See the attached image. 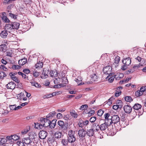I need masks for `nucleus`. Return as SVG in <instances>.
<instances>
[{"label":"nucleus","mask_w":146,"mask_h":146,"mask_svg":"<svg viewBox=\"0 0 146 146\" xmlns=\"http://www.w3.org/2000/svg\"><path fill=\"white\" fill-rule=\"evenodd\" d=\"M75 132L72 130L68 132V142L72 143L75 141L76 138L74 136Z\"/></svg>","instance_id":"obj_1"},{"label":"nucleus","mask_w":146,"mask_h":146,"mask_svg":"<svg viewBox=\"0 0 146 146\" xmlns=\"http://www.w3.org/2000/svg\"><path fill=\"white\" fill-rule=\"evenodd\" d=\"M46 117L40 118V122L42 123L43 127H46L49 126L50 125V121Z\"/></svg>","instance_id":"obj_2"},{"label":"nucleus","mask_w":146,"mask_h":146,"mask_svg":"<svg viewBox=\"0 0 146 146\" xmlns=\"http://www.w3.org/2000/svg\"><path fill=\"white\" fill-rule=\"evenodd\" d=\"M112 68L109 66H107L104 67L103 69V71L104 74H106L110 75L111 76L114 75L113 73H111Z\"/></svg>","instance_id":"obj_3"},{"label":"nucleus","mask_w":146,"mask_h":146,"mask_svg":"<svg viewBox=\"0 0 146 146\" xmlns=\"http://www.w3.org/2000/svg\"><path fill=\"white\" fill-rule=\"evenodd\" d=\"M33 139L30 137L25 138L23 139V142L27 146H31L33 143Z\"/></svg>","instance_id":"obj_4"},{"label":"nucleus","mask_w":146,"mask_h":146,"mask_svg":"<svg viewBox=\"0 0 146 146\" xmlns=\"http://www.w3.org/2000/svg\"><path fill=\"white\" fill-rule=\"evenodd\" d=\"M62 77L60 78L59 77L56 78H54V82H68V81L66 77H65L64 74L62 75Z\"/></svg>","instance_id":"obj_5"},{"label":"nucleus","mask_w":146,"mask_h":146,"mask_svg":"<svg viewBox=\"0 0 146 146\" xmlns=\"http://www.w3.org/2000/svg\"><path fill=\"white\" fill-rule=\"evenodd\" d=\"M111 124L112 123H116L120 121V118L117 115H114L112 117L111 116V119L109 120Z\"/></svg>","instance_id":"obj_6"},{"label":"nucleus","mask_w":146,"mask_h":146,"mask_svg":"<svg viewBox=\"0 0 146 146\" xmlns=\"http://www.w3.org/2000/svg\"><path fill=\"white\" fill-rule=\"evenodd\" d=\"M142 66V65L140 64H135L134 65L133 67V70H129L127 72V74H129L130 73H132L135 70H139L140 68V67Z\"/></svg>","instance_id":"obj_7"},{"label":"nucleus","mask_w":146,"mask_h":146,"mask_svg":"<svg viewBox=\"0 0 146 146\" xmlns=\"http://www.w3.org/2000/svg\"><path fill=\"white\" fill-rule=\"evenodd\" d=\"M57 124L60 127L62 130H66L67 129V125H66L64 122L61 120L58 121Z\"/></svg>","instance_id":"obj_8"},{"label":"nucleus","mask_w":146,"mask_h":146,"mask_svg":"<svg viewBox=\"0 0 146 146\" xmlns=\"http://www.w3.org/2000/svg\"><path fill=\"white\" fill-rule=\"evenodd\" d=\"M47 135V133L45 131L42 130L39 133V137L40 139H45Z\"/></svg>","instance_id":"obj_9"},{"label":"nucleus","mask_w":146,"mask_h":146,"mask_svg":"<svg viewBox=\"0 0 146 146\" xmlns=\"http://www.w3.org/2000/svg\"><path fill=\"white\" fill-rule=\"evenodd\" d=\"M86 132L83 129H80L78 131V134L80 137L83 138L85 137Z\"/></svg>","instance_id":"obj_10"},{"label":"nucleus","mask_w":146,"mask_h":146,"mask_svg":"<svg viewBox=\"0 0 146 146\" xmlns=\"http://www.w3.org/2000/svg\"><path fill=\"white\" fill-rule=\"evenodd\" d=\"M110 123H108L106 122L101 124L100 125V131H102L105 130L108 128V126H110Z\"/></svg>","instance_id":"obj_11"},{"label":"nucleus","mask_w":146,"mask_h":146,"mask_svg":"<svg viewBox=\"0 0 146 146\" xmlns=\"http://www.w3.org/2000/svg\"><path fill=\"white\" fill-rule=\"evenodd\" d=\"M123 109L125 113H131L132 108L130 106L128 105H125L124 106Z\"/></svg>","instance_id":"obj_12"},{"label":"nucleus","mask_w":146,"mask_h":146,"mask_svg":"<svg viewBox=\"0 0 146 146\" xmlns=\"http://www.w3.org/2000/svg\"><path fill=\"white\" fill-rule=\"evenodd\" d=\"M89 123V121L88 120H86L83 121L82 120H80L79 121L78 124L80 127H82L84 126L87 125Z\"/></svg>","instance_id":"obj_13"},{"label":"nucleus","mask_w":146,"mask_h":146,"mask_svg":"<svg viewBox=\"0 0 146 146\" xmlns=\"http://www.w3.org/2000/svg\"><path fill=\"white\" fill-rule=\"evenodd\" d=\"M122 62L123 64L128 66L131 63V60L129 57L126 58L123 60Z\"/></svg>","instance_id":"obj_14"},{"label":"nucleus","mask_w":146,"mask_h":146,"mask_svg":"<svg viewBox=\"0 0 146 146\" xmlns=\"http://www.w3.org/2000/svg\"><path fill=\"white\" fill-rule=\"evenodd\" d=\"M12 27H13L11 23H10L6 24L5 25V30L10 33L11 31L13 29Z\"/></svg>","instance_id":"obj_15"},{"label":"nucleus","mask_w":146,"mask_h":146,"mask_svg":"<svg viewBox=\"0 0 146 146\" xmlns=\"http://www.w3.org/2000/svg\"><path fill=\"white\" fill-rule=\"evenodd\" d=\"M16 84L15 83H9L6 85V87L8 89H13L16 87Z\"/></svg>","instance_id":"obj_16"},{"label":"nucleus","mask_w":146,"mask_h":146,"mask_svg":"<svg viewBox=\"0 0 146 146\" xmlns=\"http://www.w3.org/2000/svg\"><path fill=\"white\" fill-rule=\"evenodd\" d=\"M94 127H95V129H94V132H98V135H99L100 133V125H96V123H94L93 124Z\"/></svg>","instance_id":"obj_17"},{"label":"nucleus","mask_w":146,"mask_h":146,"mask_svg":"<svg viewBox=\"0 0 146 146\" xmlns=\"http://www.w3.org/2000/svg\"><path fill=\"white\" fill-rule=\"evenodd\" d=\"M6 13L3 12L1 14V18L2 19L5 23H9V22L10 21L7 17L4 15V14H5Z\"/></svg>","instance_id":"obj_18"},{"label":"nucleus","mask_w":146,"mask_h":146,"mask_svg":"<svg viewBox=\"0 0 146 146\" xmlns=\"http://www.w3.org/2000/svg\"><path fill=\"white\" fill-rule=\"evenodd\" d=\"M11 25L12 26V28L13 29H17L19 28L20 25L17 22H14L11 23Z\"/></svg>","instance_id":"obj_19"},{"label":"nucleus","mask_w":146,"mask_h":146,"mask_svg":"<svg viewBox=\"0 0 146 146\" xmlns=\"http://www.w3.org/2000/svg\"><path fill=\"white\" fill-rule=\"evenodd\" d=\"M66 83H62L56 85H55L52 86L54 88H59L61 87L65 86H66Z\"/></svg>","instance_id":"obj_20"},{"label":"nucleus","mask_w":146,"mask_h":146,"mask_svg":"<svg viewBox=\"0 0 146 146\" xmlns=\"http://www.w3.org/2000/svg\"><path fill=\"white\" fill-rule=\"evenodd\" d=\"M8 35L7 31L6 30L1 31L0 33V36L3 38H5Z\"/></svg>","instance_id":"obj_21"},{"label":"nucleus","mask_w":146,"mask_h":146,"mask_svg":"<svg viewBox=\"0 0 146 146\" xmlns=\"http://www.w3.org/2000/svg\"><path fill=\"white\" fill-rule=\"evenodd\" d=\"M15 74H16L15 73H14L13 74L12 72H11L9 74V75L12 80L15 82H17L18 81V78L17 77L15 76Z\"/></svg>","instance_id":"obj_22"},{"label":"nucleus","mask_w":146,"mask_h":146,"mask_svg":"<svg viewBox=\"0 0 146 146\" xmlns=\"http://www.w3.org/2000/svg\"><path fill=\"white\" fill-rule=\"evenodd\" d=\"M27 62V58H24L18 61V63L19 65L23 66Z\"/></svg>","instance_id":"obj_23"},{"label":"nucleus","mask_w":146,"mask_h":146,"mask_svg":"<svg viewBox=\"0 0 146 146\" xmlns=\"http://www.w3.org/2000/svg\"><path fill=\"white\" fill-rule=\"evenodd\" d=\"M104 116L105 117V122L108 123H110V121L109 120L111 119V118L110 119L109 118V117L110 116V114L108 113H105L104 115Z\"/></svg>","instance_id":"obj_24"},{"label":"nucleus","mask_w":146,"mask_h":146,"mask_svg":"<svg viewBox=\"0 0 146 146\" xmlns=\"http://www.w3.org/2000/svg\"><path fill=\"white\" fill-rule=\"evenodd\" d=\"M115 78V75L111 76V74H109L106 78V79L108 80L109 82H111L113 81Z\"/></svg>","instance_id":"obj_25"},{"label":"nucleus","mask_w":146,"mask_h":146,"mask_svg":"<svg viewBox=\"0 0 146 146\" xmlns=\"http://www.w3.org/2000/svg\"><path fill=\"white\" fill-rule=\"evenodd\" d=\"M7 50V46L5 44H3L0 45V51L5 52Z\"/></svg>","instance_id":"obj_26"},{"label":"nucleus","mask_w":146,"mask_h":146,"mask_svg":"<svg viewBox=\"0 0 146 146\" xmlns=\"http://www.w3.org/2000/svg\"><path fill=\"white\" fill-rule=\"evenodd\" d=\"M98 78L96 74H94L91 75V79L90 80L91 82H93L94 81H97Z\"/></svg>","instance_id":"obj_27"},{"label":"nucleus","mask_w":146,"mask_h":146,"mask_svg":"<svg viewBox=\"0 0 146 146\" xmlns=\"http://www.w3.org/2000/svg\"><path fill=\"white\" fill-rule=\"evenodd\" d=\"M35 127L37 129H42L43 128L42 125V123H34Z\"/></svg>","instance_id":"obj_28"},{"label":"nucleus","mask_w":146,"mask_h":146,"mask_svg":"<svg viewBox=\"0 0 146 146\" xmlns=\"http://www.w3.org/2000/svg\"><path fill=\"white\" fill-rule=\"evenodd\" d=\"M142 107L141 105L139 104H135L133 107V108L135 110H138L140 109Z\"/></svg>","instance_id":"obj_29"},{"label":"nucleus","mask_w":146,"mask_h":146,"mask_svg":"<svg viewBox=\"0 0 146 146\" xmlns=\"http://www.w3.org/2000/svg\"><path fill=\"white\" fill-rule=\"evenodd\" d=\"M43 65V64L42 62L39 61L35 64V66L36 68L39 69L42 67Z\"/></svg>","instance_id":"obj_30"},{"label":"nucleus","mask_w":146,"mask_h":146,"mask_svg":"<svg viewBox=\"0 0 146 146\" xmlns=\"http://www.w3.org/2000/svg\"><path fill=\"white\" fill-rule=\"evenodd\" d=\"M62 136V133L59 131L56 132L54 134L55 137L58 139L61 138Z\"/></svg>","instance_id":"obj_31"},{"label":"nucleus","mask_w":146,"mask_h":146,"mask_svg":"<svg viewBox=\"0 0 146 146\" xmlns=\"http://www.w3.org/2000/svg\"><path fill=\"white\" fill-rule=\"evenodd\" d=\"M94 133V129H89L87 132H86V134L88 136H93Z\"/></svg>","instance_id":"obj_32"},{"label":"nucleus","mask_w":146,"mask_h":146,"mask_svg":"<svg viewBox=\"0 0 146 146\" xmlns=\"http://www.w3.org/2000/svg\"><path fill=\"white\" fill-rule=\"evenodd\" d=\"M50 74L51 77H56L57 76V74H58L56 71H50Z\"/></svg>","instance_id":"obj_33"},{"label":"nucleus","mask_w":146,"mask_h":146,"mask_svg":"<svg viewBox=\"0 0 146 146\" xmlns=\"http://www.w3.org/2000/svg\"><path fill=\"white\" fill-rule=\"evenodd\" d=\"M70 114L73 117L75 118H76L77 117L78 115L77 114V113L75 112V111H72L71 112H70Z\"/></svg>","instance_id":"obj_34"},{"label":"nucleus","mask_w":146,"mask_h":146,"mask_svg":"<svg viewBox=\"0 0 146 146\" xmlns=\"http://www.w3.org/2000/svg\"><path fill=\"white\" fill-rule=\"evenodd\" d=\"M56 125V121L55 120L50 121V125L49 126L51 128H54Z\"/></svg>","instance_id":"obj_35"},{"label":"nucleus","mask_w":146,"mask_h":146,"mask_svg":"<svg viewBox=\"0 0 146 146\" xmlns=\"http://www.w3.org/2000/svg\"><path fill=\"white\" fill-rule=\"evenodd\" d=\"M32 86H34L37 88H40L41 87V85L38 83H31Z\"/></svg>","instance_id":"obj_36"},{"label":"nucleus","mask_w":146,"mask_h":146,"mask_svg":"<svg viewBox=\"0 0 146 146\" xmlns=\"http://www.w3.org/2000/svg\"><path fill=\"white\" fill-rule=\"evenodd\" d=\"M12 138V139L15 141H16L19 139L20 137L17 135H14L10 137Z\"/></svg>","instance_id":"obj_37"},{"label":"nucleus","mask_w":146,"mask_h":146,"mask_svg":"<svg viewBox=\"0 0 146 146\" xmlns=\"http://www.w3.org/2000/svg\"><path fill=\"white\" fill-rule=\"evenodd\" d=\"M124 99L125 101L129 102H131L132 101V99L131 97L129 96H127L125 97Z\"/></svg>","instance_id":"obj_38"},{"label":"nucleus","mask_w":146,"mask_h":146,"mask_svg":"<svg viewBox=\"0 0 146 146\" xmlns=\"http://www.w3.org/2000/svg\"><path fill=\"white\" fill-rule=\"evenodd\" d=\"M48 76L45 72H43L41 76V78L42 79H45L47 78Z\"/></svg>","instance_id":"obj_39"},{"label":"nucleus","mask_w":146,"mask_h":146,"mask_svg":"<svg viewBox=\"0 0 146 146\" xmlns=\"http://www.w3.org/2000/svg\"><path fill=\"white\" fill-rule=\"evenodd\" d=\"M117 104L118 106H119V108H122L123 104L121 100H118L117 102Z\"/></svg>","instance_id":"obj_40"},{"label":"nucleus","mask_w":146,"mask_h":146,"mask_svg":"<svg viewBox=\"0 0 146 146\" xmlns=\"http://www.w3.org/2000/svg\"><path fill=\"white\" fill-rule=\"evenodd\" d=\"M56 114V113L54 111H52L49 113L47 115V117L50 118L51 117H53Z\"/></svg>","instance_id":"obj_41"},{"label":"nucleus","mask_w":146,"mask_h":146,"mask_svg":"<svg viewBox=\"0 0 146 146\" xmlns=\"http://www.w3.org/2000/svg\"><path fill=\"white\" fill-rule=\"evenodd\" d=\"M123 74L121 73H117V75H115V78H120L123 77Z\"/></svg>","instance_id":"obj_42"},{"label":"nucleus","mask_w":146,"mask_h":146,"mask_svg":"<svg viewBox=\"0 0 146 146\" xmlns=\"http://www.w3.org/2000/svg\"><path fill=\"white\" fill-rule=\"evenodd\" d=\"M68 142V139H63L62 141V143L63 145L66 146L67 145Z\"/></svg>","instance_id":"obj_43"},{"label":"nucleus","mask_w":146,"mask_h":146,"mask_svg":"<svg viewBox=\"0 0 146 146\" xmlns=\"http://www.w3.org/2000/svg\"><path fill=\"white\" fill-rule=\"evenodd\" d=\"M30 129V128L29 127L28 128H27L24 130H23L21 131V133L22 134H25L29 131Z\"/></svg>","instance_id":"obj_44"},{"label":"nucleus","mask_w":146,"mask_h":146,"mask_svg":"<svg viewBox=\"0 0 146 146\" xmlns=\"http://www.w3.org/2000/svg\"><path fill=\"white\" fill-rule=\"evenodd\" d=\"M6 74H5L4 72L1 71L0 72V79H3L6 76Z\"/></svg>","instance_id":"obj_45"},{"label":"nucleus","mask_w":146,"mask_h":146,"mask_svg":"<svg viewBox=\"0 0 146 146\" xmlns=\"http://www.w3.org/2000/svg\"><path fill=\"white\" fill-rule=\"evenodd\" d=\"M143 94V93H142L140 90H137L135 92V95L137 97L140 96H141Z\"/></svg>","instance_id":"obj_46"},{"label":"nucleus","mask_w":146,"mask_h":146,"mask_svg":"<svg viewBox=\"0 0 146 146\" xmlns=\"http://www.w3.org/2000/svg\"><path fill=\"white\" fill-rule=\"evenodd\" d=\"M24 96V94L23 93L21 92L20 94L18 95L17 97L18 99L21 100L22 99Z\"/></svg>","instance_id":"obj_47"},{"label":"nucleus","mask_w":146,"mask_h":146,"mask_svg":"<svg viewBox=\"0 0 146 146\" xmlns=\"http://www.w3.org/2000/svg\"><path fill=\"white\" fill-rule=\"evenodd\" d=\"M126 123V121H125V120H123L121 121L120 122V123H121V125L123 127H125L128 124V123Z\"/></svg>","instance_id":"obj_48"},{"label":"nucleus","mask_w":146,"mask_h":146,"mask_svg":"<svg viewBox=\"0 0 146 146\" xmlns=\"http://www.w3.org/2000/svg\"><path fill=\"white\" fill-rule=\"evenodd\" d=\"M120 60V58L118 56H116L115 57V58L114 62L116 64H118L119 63Z\"/></svg>","instance_id":"obj_49"},{"label":"nucleus","mask_w":146,"mask_h":146,"mask_svg":"<svg viewBox=\"0 0 146 146\" xmlns=\"http://www.w3.org/2000/svg\"><path fill=\"white\" fill-rule=\"evenodd\" d=\"M88 107V106L86 104L83 105L81 106L80 108V110H83L85 109H87Z\"/></svg>","instance_id":"obj_50"},{"label":"nucleus","mask_w":146,"mask_h":146,"mask_svg":"<svg viewBox=\"0 0 146 146\" xmlns=\"http://www.w3.org/2000/svg\"><path fill=\"white\" fill-rule=\"evenodd\" d=\"M104 111L102 110H99L98 111V115L99 116H101L103 114Z\"/></svg>","instance_id":"obj_51"},{"label":"nucleus","mask_w":146,"mask_h":146,"mask_svg":"<svg viewBox=\"0 0 146 146\" xmlns=\"http://www.w3.org/2000/svg\"><path fill=\"white\" fill-rule=\"evenodd\" d=\"M9 15L11 18H13L14 19H16L17 18V15L13 13H9Z\"/></svg>","instance_id":"obj_52"},{"label":"nucleus","mask_w":146,"mask_h":146,"mask_svg":"<svg viewBox=\"0 0 146 146\" xmlns=\"http://www.w3.org/2000/svg\"><path fill=\"white\" fill-rule=\"evenodd\" d=\"M96 117H92L90 119V121L92 122L93 123L96 121Z\"/></svg>","instance_id":"obj_53"},{"label":"nucleus","mask_w":146,"mask_h":146,"mask_svg":"<svg viewBox=\"0 0 146 146\" xmlns=\"http://www.w3.org/2000/svg\"><path fill=\"white\" fill-rule=\"evenodd\" d=\"M15 105H10L9 106V107L10 109V110L12 111L13 110H15Z\"/></svg>","instance_id":"obj_54"},{"label":"nucleus","mask_w":146,"mask_h":146,"mask_svg":"<svg viewBox=\"0 0 146 146\" xmlns=\"http://www.w3.org/2000/svg\"><path fill=\"white\" fill-rule=\"evenodd\" d=\"M140 90L143 93L145 91H146V86H143L140 88Z\"/></svg>","instance_id":"obj_55"},{"label":"nucleus","mask_w":146,"mask_h":146,"mask_svg":"<svg viewBox=\"0 0 146 146\" xmlns=\"http://www.w3.org/2000/svg\"><path fill=\"white\" fill-rule=\"evenodd\" d=\"M82 79L81 76H78L77 78L75 79V80L76 82H79L82 81Z\"/></svg>","instance_id":"obj_56"},{"label":"nucleus","mask_w":146,"mask_h":146,"mask_svg":"<svg viewBox=\"0 0 146 146\" xmlns=\"http://www.w3.org/2000/svg\"><path fill=\"white\" fill-rule=\"evenodd\" d=\"M17 145H18L19 146H23L25 145V143H24V142H21V141H18L17 142Z\"/></svg>","instance_id":"obj_57"},{"label":"nucleus","mask_w":146,"mask_h":146,"mask_svg":"<svg viewBox=\"0 0 146 146\" xmlns=\"http://www.w3.org/2000/svg\"><path fill=\"white\" fill-rule=\"evenodd\" d=\"M7 141V140L5 138H2L0 141L1 144H3L5 143Z\"/></svg>","instance_id":"obj_58"},{"label":"nucleus","mask_w":146,"mask_h":146,"mask_svg":"<svg viewBox=\"0 0 146 146\" xmlns=\"http://www.w3.org/2000/svg\"><path fill=\"white\" fill-rule=\"evenodd\" d=\"M121 91L120 90L117 91L115 94V96L116 97H118L121 94Z\"/></svg>","instance_id":"obj_59"},{"label":"nucleus","mask_w":146,"mask_h":146,"mask_svg":"<svg viewBox=\"0 0 146 146\" xmlns=\"http://www.w3.org/2000/svg\"><path fill=\"white\" fill-rule=\"evenodd\" d=\"M69 115L67 114V115H65L64 117V119L66 121H68L69 119Z\"/></svg>","instance_id":"obj_60"},{"label":"nucleus","mask_w":146,"mask_h":146,"mask_svg":"<svg viewBox=\"0 0 146 146\" xmlns=\"http://www.w3.org/2000/svg\"><path fill=\"white\" fill-rule=\"evenodd\" d=\"M0 68L5 71H6L7 70V68L4 65H1L0 67Z\"/></svg>","instance_id":"obj_61"},{"label":"nucleus","mask_w":146,"mask_h":146,"mask_svg":"<svg viewBox=\"0 0 146 146\" xmlns=\"http://www.w3.org/2000/svg\"><path fill=\"white\" fill-rule=\"evenodd\" d=\"M127 66H128L127 65H126L124 64L123 65H122L121 66V69L122 70H125L127 68Z\"/></svg>","instance_id":"obj_62"},{"label":"nucleus","mask_w":146,"mask_h":146,"mask_svg":"<svg viewBox=\"0 0 146 146\" xmlns=\"http://www.w3.org/2000/svg\"><path fill=\"white\" fill-rule=\"evenodd\" d=\"M23 71L26 74H29L30 72L29 70L28 69H24L23 70Z\"/></svg>","instance_id":"obj_63"},{"label":"nucleus","mask_w":146,"mask_h":146,"mask_svg":"<svg viewBox=\"0 0 146 146\" xmlns=\"http://www.w3.org/2000/svg\"><path fill=\"white\" fill-rule=\"evenodd\" d=\"M115 110L118 109V108H119V106H118L117 104L114 105L112 107Z\"/></svg>","instance_id":"obj_64"}]
</instances>
